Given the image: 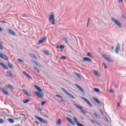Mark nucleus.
I'll return each mask as SVG.
<instances>
[{"label":"nucleus","instance_id":"46","mask_svg":"<svg viewBox=\"0 0 126 126\" xmlns=\"http://www.w3.org/2000/svg\"><path fill=\"white\" fill-rule=\"evenodd\" d=\"M18 62H19V63H23V60H21V59H17Z\"/></svg>","mask_w":126,"mask_h":126},{"label":"nucleus","instance_id":"10","mask_svg":"<svg viewBox=\"0 0 126 126\" xmlns=\"http://www.w3.org/2000/svg\"><path fill=\"white\" fill-rule=\"evenodd\" d=\"M34 94L37 96V97H39V98H43L44 97L43 94H41L37 92H34Z\"/></svg>","mask_w":126,"mask_h":126},{"label":"nucleus","instance_id":"54","mask_svg":"<svg viewBox=\"0 0 126 126\" xmlns=\"http://www.w3.org/2000/svg\"><path fill=\"white\" fill-rule=\"evenodd\" d=\"M112 51H115V47L114 46L112 47Z\"/></svg>","mask_w":126,"mask_h":126},{"label":"nucleus","instance_id":"15","mask_svg":"<svg viewBox=\"0 0 126 126\" xmlns=\"http://www.w3.org/2000/svg\"><path fill=\"white\" fill-rule=\"evenodd\" d=\"M23 72L24 75H25V76L28 77V78H30L31 79H32V77H31V76L28 74V73H27V72H26L25 71H24Z\"/></svg>","mask_w":126,"mask_h":126},{"label":"nucleus","instance_id":"37","mask_svg":"<svg viewBox=\"0 0 126 126\" xmlns=\"http://www.w3.org/2000/svg\"><path fill=\"white\" fill-rule=\"evenodd\" d=\"M75 106L77 109H80V110H82V107L78 106L77 104H75Z\"/></svg>","mask_w":126,"mask_h":126},{"label":"nucleus","instance_id":"53","mask_svg":"<svg viewBox=\"0 0 126 126\" xmlns=\"http://www.w3.org/2000/svg\"><path fill=\"white\" fill-rule=\"evenodd\" d=\"M110 93H114V91L113 90H110Z\"/></svg>","mask_w":126,"mask_h":126},{"label":"nucleus","instance_id":"9","mask_svg":"<svg viewBox=\"0 0 126 126\" xmlns=\"http://www.w3.org/2000/svg\"><path fill=\"white\" fill-rule=\"evenodd\" d=\"M102 57L103 59H105V60H106V61H107V62L113 63V60H111V58H110L109 57H108L107 56L103 55Z\"/></svg>","mask_w":126,"mask_h":126},{"label":"nucleus","instance_id":"29","mask_svg":"<svg viewBox=\"0 0 126 126\" xmlns=\"http://www.w3.org/2000/svg\"><path fill=\"white\" fill-rule=\"evenodd\" d=\"M63 40L64 41H65V43H66V44H67V43H68V40H67V38H66V37H63Z\"/></svg>","mask_w":126,"mask_h":126},{"label":"nucleus","instance_id":"5","mask_svg":"<svg viewBox=\"0 0 126 126\" xmlns=\"http://www.w3.org/2000/svg\"><path fill=\"white\" fill-rule=\"evenodd\" d=\"M120 51H121V45H120V43H118L116 46L115 53L117 55H119V52H120Z\"/></svg>","mask_w":126,"mask_h":126},{"label":"nucleus","instance_id":"33","mask_svg":"<svg viewBox=\"0 0 126 126\" xmlns=\"http://www.w3.org/2000/svg\"><path fill=\"white\" fill-rule=\"evenodd\" d=\"M94 92L98 93L100 92V90H99V89L95 88H94Z\"/></svg>","mask_w":126,"mask_h":126},{"label":"nucleus","instance_id":"2","mask_svg":"<svg viewBox=\"0 0 126 126\" xmlns=\"http://www.w3.org/2000/svg\"><path fill=\"white\" fill-rule=\"evenodd\" d=\"M34 118H35L36 120H38V121L40 122V123H41L42 124H44L45 125H47V124H48V122H47V121L43 119V118L40 117L35 116Z\"/></svg>","mask_w":126,"mask_h":126},{"label":"nucleus","instance_id":"28","mask_svg":"<svg viewBox=\"0 0 126 126\" xmlns=\"http://www.w3.org/2000/svg\"><path fill=\"white\" fill-rule=\"evenodd\" d=\"M45 40H46V37H45V38L40 40L38 41L39 44H42V43H43V42H44V41H45Z\"/></svg>","mask_w":126,"mask_h":126},{"label":"nucleus","instance_id":"24","mask_svg":"<svg viewBox=\"0 0 126 126\" xmlns=\"http://www.w3.org/2000/svg\"><path fill=\"white\" fill-rule=\"evenodd\" d=\"M23 92H24V93H25V94L27 95V96H29V97H30V95L28 93V91H26L25 90H23Z\"/></svg>","mask_w":126,"mask_h":126},{"label":"nucleus","instance_id":"41","mask_svg":"<svg viewBox=\"0 0 126 126\" xmlns=\"http://www.w3.org/2000/svg\"><path fill=\"white\" fill-rule=\"evenodd\" d=\"M0 50H3V46H2V45L1 43L0 42Z\"/></svg>","mask_w":126,"mask_h":126},{"label":"nucleus","instance_id":"23","mask_svg":"<svg viewBox=\"0 0 126 126\" xmlns=\"http://www.w3.org/2000/svg\"><path fill=\"white\" fill-rule=\"evenodd\" d=\"M60 125H62V121L61 119H58V120L57 121V126H60Z\"/></svg>","mask_w":126,"mask_h":126},{"label":"nucleus","instance_id":"56","mask_svg":"<svg viewBox=\"0 0 126 126\" xmlns=\"http://www.w3.org/2000/svg\"><path fill=\"white\" fill-rule=\"evenodd\" d=\"M96 125H97V126H101V125L100 124V123H98V122H96Z\"/></svg>","mask_w":126,"mask_h":126},{"label":"nucleus","instance_id":"25","mask_svg":"<svg viewBox=\"0 0 126 126\" xmlns=\"http://www.w3.org/2000/svg\"><path fill=\"white\" fill-rule=\"evenodd\" d=\"M8 122H9V123H10V124H13V123H14V120H13V119L10 118L8 119Z\"/></svg>","mask_w":126,"mask_h":126},{"label":"nucleus","instance_id":"51","mask_svg":"<svg viewBox=\"0 0 126 126\" xmlns=\"http://www.w3.org/2000/svg\"><path fill=\"white\" fill-rule=\"evenodd\" d=\"M22 16H23V17H26V14H23Z\"/></svg>","mask_w":126,"mask_h":126},{"label":"nucleus","instance_id":"34","mask_svg":"<svg viewBox=\"0 0 126 126\" xmlns=\"http://www.w3.org/2000/svg\"><path fill=\"white\" fill-rule=\"evenodd\" d=\"M44 55H46V56H49V55H50V53H49V52H48L47 51H44Z\"/></svg>","mask_w":126,"mask_h":126},{"label":"nucleus","instance_id":"14","mask_svg":"<svg viewBox=\"0 0 126 126\" xmlns=\"http://www.w3.org/2000/svg\"><path fill=\"white\" fill-rule=\"evenodd\" d=\"M76 87H77V88H78V89H79L80 91H81V92H82V93H84V90H83V89L82 88H81V87H80V86L77 85V84H75Z\"/></svg>","mask_w":126,"mask_h":126},{"label":"nucleus","instance_id":"49","mask_svg":"<svg viewBox=\"0 0 126 126\" xmlns=\"http://www.w3.org/2000/svg\"><path fill=\"white\" fill-rule=\"evenodd\" d=\"M0 23L5 24L6 23V22L5 21H2L0 22Z\"/></svg>","mask_w":126,"mask_h":126},{"label":"nucleus","instance_id":"32","mask_svg":"<svg viewBox=\"0 0 126 126\" xmlns=\"http://www.w3.org/2000/svg\"><path fill=\"white\" fill-rule=\"evenodd\" d=\"M87 56L88 57H90V58H91V59L93 58V56H92V55H91V53H88Z\"/></svg>","mask_w":126,"mask_h":126},{"label":"nucleus","instance_id":"63","mask_svg":"<svg viewBox=\"0 0 126 126\" xmlns=\"http://www.w3.org/2000/svg\"><path fill=\"white\" fill-rule=\"evenodd\" d=\"M94 124H97V121H94Z\"/></svg>","mask_w":126,"mask_h":126},{"label":"nucleus","instance_id":"62","mask_svg":"<svg viewBox=\"0 0 126 126\" xmlns=\"http://www.w3.org/2000/svg\"><path fill=\"white\" fill-rule=\"evenodd\" d=\"M91 121L92 122V123H94V121L93 120H91Z\"/></svg>","mask_w":126,"mask_h":126},{"label":"nucleus","instance_id":"39","mask_svg":"<svg viewBox=\"0 0 126 126\" xmlns=\"http://www.w3.org/2000/svg\"><path fill=\"white\" fill-rule=\"evenodd\" d=\"M0 124L1 125H3V119H0Z\"/></svg>","mask_w":126,"mask_h":126},{"label":"nucleus","instance_id":"60","mask_svg":"<svg viewBox=\"0 0 126 126\" xmlns=\"http://www.w3.org/2000/svg\"><path fill=\"white\" fill-rule=\"evenodd\" d=\"M38 111H40V112H42V109L38 107Z\"/></svg>","mask_w":126,"mask_h":126},{"label":"nucleus","instance_id":"59","mask_svg":"<svg viewBox=\"0 0 126 126\" xmlns=\"http://www.w3.org/2000/svg\"><path fill=\"white\" fill-rule=\"evenodd\" d=\"M2 31H3L2 29H1V28L0 27V32H2Z\"/></svg>","mask_w":126,"mask_h":126},{"label":"nucleus","instance_id":"45","mask_svg":"<svg viewBox=\"0 0 126 126\" xmlns=\"http://www.w3.org/2000/svg\"><path fill=\"white\" fill-rule=\"evenodd\" d=\"M45 104H46V102H45V101H43L41 102V106L42 107L44 106V105H45Z\"/></svg>","mask_w":126,"mask_h":126},{"label":"nucleus","instance_id":"50","mask_svg":"<svg viewBox=\"0 0 126 126\" xmlns=\"http://www.w3.org/2000/svg\"><path fill=\"white\" fill-rule=\"evenodd\" d=\"M114 86L116 88H119V86L116 85V84H114Z\"/></svg>","mask_w":126,"mask_h":126},{"label":"nucleus","instance_id":"48","mask_svg":"<svg viewBox=\"0 0 126 126\" xmlns=\"http://www.w3.org/2000/svg\"><path fill=\"white\" fill-rule=\"evenodd\" d=\"M104 120L105 121H106V122H109V120L108 119V118H107L106 117H104Z\"/></svg>","mask_w":126,"mask_h":126},{"label":"nucleus","instance_id":"6","mask_svg":"<svg viewBox=\"0 0 126 126\" xmlns=\"http://www.w3.org/2000/svg\"><path fill=\"white\" fill-rule=\"evenodd\" d=\"M0 58L3 60H4L5 61H8L9 60L8 57L3 53H0Z\"/></svg>","mask_w":126,"mask_h":126},{"label":"nucleus","instance_id":"61","mask_svg":"<svg viewBox=\"0 0 126 126\" xmlns=\"http://www.w3.org/2000/svg\"><path fill=\"white\" fill-rule=\"evenodd\" d=\"M120 103H118L117 104V107H120Z\"/></svg>","mask_w":126,"mask_h":126},{"label":"nucleus","instance_id":"35","mask_svg":"<svg viewBox=\"0 0 126 126\" xmlns=\"http://www.w3.org/2000/svg\"><path fill=\"white\" fill-rule=\"evenodd\" d=\"M28 102H29V99H27L25 100H23V103H24V104H27Z\"/></svg>","mask_w":126,"mask_h":126},{"label":"nucleus","instance_id":"47","mask_svg":"<svg viewBox=\"0 0 126 126\" xmlns=\"http://www.w3.org/2000/svg\"><path fill=\"white\" fill-rule=\"evenodd\" d=\"M94 117H95V118H99V117L98 116V115H97V114H96V113L94 112Z\"/></svg>","mask_w":126,"mask_h":126},{"label":"nucleus","instance_id":"22","mask_svg":"<svg viewBox=\"0 0 126 126\" xmlns=\"http://www.w3.org/2000/svg\"><path fill=\"white\" fill-rule=\"evenodd\" d=\"M94 101H95V102H96V103L98 104V105L101 104V102H100V101H99V99H97L96 98H94Z\"/></svg>","mask_w":126,"mask_h":126},{"label":"nucleus","instance_id":"57","mask_svg":"<svg viewBox=\"0 0 126 126\" xmlns=\"http://www.w3.org/2000/svg\"><path fill=\"white\" fill-rule=\"evenodd\" d=\"M35 123L36 125H39V122H38V121H35Z\"/></svg>","mask_w":126,"mask_h":126},{"label":"nucleus","instance_id":"27","mask_svg":"<svg viewBox=\"0 0 126 126\" xmlns=\"http://www.w3.org/2000/svg\"><path fill=\"white\" fill-rule=\"evenodd\" d=\"M7 87V88H10V89H13V87L11 84H8Z\"/></svg>","mask_w":126,"mask_h":126},{"label":"nucleus","instance_id":"20","mask_svg":"<svg viewBox=\"0 0 126 126\" xmlns=\"http://www.w3.org/2000/svg\"><path fill=\"white\" fill-rule=\"evenodd\" d=\"M56 97H58V98H60L61 99V102H64V99H63V96L59 94H56Z\"/></svg>","mask_w":126,"mask_h":126},{"label":"nucleus","instance_id":"19","mask_svg":"<svg viewBox=\"0 0 126 126\" xmlns=\"http://www.w3.org/2000/svg\"><path fill=\"white\" fill-rule=\"evenodd\" d=\"M0 65L2 66L3 68H4V69H8V68L5 64L0 63Z\"/></svg>","mask_w":126,"mask_h":126},{"label":"nucleus","instance_id":"30","mask_svg":"<svg viewBox=\"0 0 126 126\" xmlns=\"http://www.w3.org/2000/svg\"><path fill=\"white\" fill-rule=\"evenodd\" d=\"M60 49L61 50V52H63V49H64V46L63 45H61L60 47Z\"/></svg>","mask_w":126,"mask_h":126},{"label":"nucleus","instance_id":"7","mask_svg":"<svg viewBox=\"0 0 126 126\" xmlns=\"http://www.w3.org/2000/svg\"><path fill=\"white\" fill-rule=\"evenodd\" d=\"M81 98L84 100V101H86V103H87L88 105H89V106H90V107H93V105H92V104H91V103L89 101V100L88 99H87L86 98L84 97H82Z\"/></svg>","mask_w":126,"mask_h":126},{"label":"nucleus","instance_id":"52","mask_svg":"<svg viewBox=\"0 0 126 126\" xmlns=\"http://www.w3.org/2000/svg\"><path fill=\"white\" fill-rule=\"evenodd\" d=\"M118 2L119 3H123V0H119Z\"/></svg>","mask_w":126,"mask_h":126},{"label":"nucleus","instance_id":"3","mask_svg":"<svg viewBox=\"0 0 126 126\" xmlns=\"http://www.w3.org/2000/svg\"><path fill=\"white\" fill-rule=\"evenodd\" d=\"M62 90L65 93V94H67L68 96H69L70 98H72V99H75V97L73 96L72 94H71L69 92H68L65 89H64L63 88H62Z\"/></svg>","mask_w":126,"mask_h":126},{"label":"nucleus","instance_id":"31","mask_svg":"<svg viewBox=\"0 0 126 126\" xmlns=\"http://www.w3.org/2000/svg\"><path fill=\"white\" fill-rule=\"evenodd\" d=\"M74 74H75V75H76V76H77L78 78H81V76H80V75H79V74L76 72H75Z\"/></svg>","mask_w":126,"mask_h":126},{"label":"nucleus","instance_id":"4","mask_svg":"<svg viewBox=\"0 0 126 126\" xmlns=\"http://www.w3.org/2000/svg\"><path fill=\"white\" fill-rule=\"evenodd\" d=\"M49 21L52 22V25L55 24V22H56V20H55V15L52 14L49 16Z\"/></svg>","mask_w":126,"mask_h":126},{"label":"nucleus","instance_id":"16","mask_svg":"<svg viewBox=\"0 0 126 126\" xmlns=\"http://www.w3.org/2000/svg\"><path fill=\"white\" fill-rule=\"evenodd\" d=\"M6 74H7V75H8V76H9V77H11V78H13V74H12L11 72L7 71L6 72Z\"/></svg>","mask_w":126,"mask_h":126},{"label":"nucleus","instance_id":"11","mask_svg":"<svg viewBox=\"0 0 126 126\" xmlns=\"http://www.w3.org/2000/svg\"><path fill=\"white\" fill-rule=\"evenodd\" d=\"M66 119H67V121L68 122V123L70 124V125H72V126H75V124L74 123V122H73V121H72V120H71V119L68 117H67Z\"/></svg>","mask_w":126,"mask_h":126},{"label":"nucleus","instance_id":"58","mask_svg":"<svg viewBox=\"0 0 126 126\" xmlns=\"http://www.w3.org/2000/svg\"><path fill=\"white\" fill-rule=\"evenodd\" d=\"M35 64H36V65H39V64H38V63L37 62H34Z\"/></svg>","mask_w":126,"mask_h":126},{"label":"nucleus","instance_id":"42","mask_svg":"<svg viewBox=\"0 0 126 126\" xmlns=\"http://www.w3.org/2000/svg\"><path fill=\"white\" fill-rule=\"evenodd\" d=\"M90 22V18H89L88 20V23H87V27H88V25H89V23Z\"/></svg>","mask_w":126,"mask_h":126},{"label":"nucleus","instance_id":"8","mask_svg":"<svg viewBox=\"0 0 126 126\" xmlns=\"http://www.w3.org/2000/svg\"><path fill=\"white\" fill-rule=\"evenodd\" d=\"M0 90L1 91V92H2V93L6 95V96H8V95H9V94L7 92V91L5 90L4 88L0 87Z\"/></svg>","mask_w":126,"mask_h":126},{"label":"nucleus","instance_id":"13","mask_svg":"<svg viewBox=\"0 0 126 126\" xmlns=\"http://www.w3.org/2000/svg\"><path fill=\"white\" fill-rule=\"evenodd\" d=\"M83 61L84 62H88V63H90L91 62H92V60L90 59L88 57H85V58H84L83 59Z\"/></svg>","mask_w":126,"mask_h":126},{"label":"nucleus","instance_id":"21","mask_svg":"<svg viewBox=\"0 0 126 126\" xmlns=\"http://www.w3.org/2000/svg\"><path fill=\"white\" fill-rule=\"evenodd\" d=\"M73 120L74 123H75V124H76L77 125V124H79V123H78V121L77 120V118H76V117H73Z\"/></svg>","mask_w":126,"mask_h":126},{"label":"nucleus","instance_id":"64","mask_svg":"<svg viewBox=\"0 0 126 126\" xmlns=\"http://www.w3.org/2000/svg\"><path fill=\"white\" fill-rule=\"evenodd\" d=\"M24 119L25 120V121H26V116H24Z\"/></svg>","mask_w":126,"mask_h":126},{"label":"nucleus","instance_id":"40","mask_svg":"<svg viewBox=\"0 0 126 126\" xmlns=\"http://www.w3.org/2000/svg\"><path fill=\"white\" fill-rule=\"evenodd\" d=\"M8 67H9V68H13V67L12 66V64L9 63L8 64Z\"/></svg>","mask_w":126,"mask_h":126},{"label":"nucleus","instance_id":"17","mask_svg":"<svg viewBox=\"0 0 126 126\" xmlns=\"http://www.w3.org/2000/svg\"><path fill=\"white\" fill-rule=\"evenodd\" d=\"M34 87L35 89H36L37 91H38V92H42V89H41V88L39 87V86L35 85Z\"/></svg>","mask_w":126,"mask_h":126},{"label":"nucleus","instance_id":"12","mask_svg":"<svg viewBox=\"0 0 126 126\" xmlns=\"http://www.w3.org/2000/svg\"><path fill=\"white\" fill-rule=\"evenodd\" d=\"M7 32L9 33V34H10L11 35H12V36H16V34L13 31L11 30V29H8L7 30Z\"/></svg>","mask_w":126,"mask_h":126},{"label":"nucleus","instance_id":"55","mask_svg":"<svg viewBox=\"0 0 126 126\" xmlns=\"http://www.w3.org/2000/svg\"><path fill=\"white\" fill-rule=\"evenodd\" d=\"M20 116H23V117H25L26 116L25 114H20Z\"/></svg>","mask_w":126,"mask_h":126},{"label":"nucleus","instance_id":"18","mask_svg":"<svg viewBox=\"0 0 126 126\" xmlns=\"http://www.w3.org/2000/svg\"><path fill=\"white\" fill-rule=\"evenodd\" d=\"M94 73L95 75H96V76H98L100 77V76H101V75H100V74H99V72H98L97 70H94Z\"/></svg>","mask_w":126,"mask_h":126},{"label":"nucleus","instance_id":"38","mask_svg":"<svg viewBox=\"0 0 126 126\" xmlns=\"http://www.w3.org/2000/svg\"><path fill=\"white\" fill-rule=\"evenodd\" d=\"M103 66H104V69H107V65L106 64V63H102Z\"/></svg>","mask_w":126,"mask_h":126},{"label":"nucleus","instance_id":"36","mask_svg":"<svg viewBox=\"0 0 126 126\" xmlns=\"http://www.w3.org/2000/svg\"><path fill=\"white\" fill-rule=\"evenodd\" d=\"M61 60H66V56H62L60 57Z\"/></svg>","mask_w":126,"mask_h":126},{"label":"nucleus","instance_id":"26","mask_svg":"<svg viewBox=\"0 0 126 126\" xmlns=\"http://www.w3.org/2000/svg\"><path fill=\"white\" fill-rule=\"evenodd\" d=\"M33 69L36 72H38V73L40 72V70H39V69L37 68V67L36 66H33Z\"/></svg>","mask_w":126,"mask_h":126},{"label":"nucleus","instance_id":"1","mask_svg":"<svg viewBox=\"0 0 126 126\" xmlns=\"http://www.w3.org/2000/svg\"><path fill=\"white\" fill-rule=\"evenodd\" d=\"M111 20L113 21V22H114L115 23V24H116L117 25V26H118L119 28H123V26H122V24H121V23H120V22L117 20H116L115 18H111Z\"/></svg>","mask_w":126,"mask_h":126},{"label":"nucleus","instance_id":"44","mask_svg":"<svg viewBox=\"0 0 126 126\" xmlns=\"http://www.w3.org/2000/svg\"><path fill=\"white\" fill-rule=\"evenodd\" d=\"M99 112L101 114L102 116H104V113H103V110L102 109H99Z\"/></svg>","mask_w":126,"mask_h":126},{"label":"nucleus","instance_id":"43","mask_svg":"<svg viewBox=\"0 0 126 126\" xmlns=\"http://www.w3.org/2000/svg\"><path fill=\"white\" fill-rule=\"evenodd\" d=\"M81 112L83 113V114H84V115H86L87 113L85 112V111H84V110H81Z\"/></svg>","mask_w":126,"mask_h":126}]
</instances>
